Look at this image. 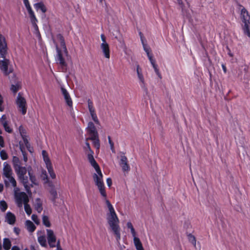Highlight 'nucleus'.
I'll return each mask as SVG.
<instances>
[{
  "label": "nucleus",
  "instance_id": "obj_24",
  "mask_svg": "<svg viewBox=\"0 0 250 250\" xmlns=\"http://www.w3.org/2000/svg\"><path fill=\"white\" fill-rule=\"evenodd\" d=\"M49 191L50 199L53 202L55 203L56 199L58 198V194L56 189L53 186H51Z\"/></svg>",
  "mask_w": 250,
  "mask_h": 250
},
{
  "label": "nucleus",
  "instance_id": "obj_28",
  "mask_svg": "<svg viewBox=\"0 0 250 250\" xmlns=\"http://www.w3.org/2000/svg\"><path fill=\"white\" fill-rule=\"evenodd\" d=\"M34 207L36 210L40 213L42 210V201L39 199L37 198L34 202Z\"/></svg>",
  "mask_w": 250,
  "mask_h": 250
},
{
  "label": "nucleus",
  "instance_id": "obj_7",
  "mask_svg": "<svg viewBox=\"0 0 250 250\" xmlns=\"http://www.w3.org/2000/svg\"><path fill=\"white\" fill-rule=\"evenodd\" d=\"M135 70L137 74V77L140 86L143 89L147 91L146 84L142 67L137 62L135 63Z\"/></svg>",
  "mask_w": 250,
  "mask_h": 250
},
{
  "label": "nucleus",
  "instance_id": "obj_35",
  "mask_svg": "<svg viewBox=\"0 0 250 250\" xmlns=\"http://www.w3.org/2000/svg\"><path fill=\"white\" fill-rule=\"evenodd\" d=\"M13 167L14 169L17 168L18 167H19L21 166V162L18 157L16 156H14L12 159Z\"/></svg>",
  "mask_w": 250,
  "mask_h": 250
},
{
  "label": "nucleus",
  "instance_id": "obj_46",
  "mask_svg": "<svg viewBox=\"0 0 250 250\" xmlns=\"http://www.w3.org/2000/svg\"><path fill=\"white\" fill-rule=\"evenodd\" d=\"M3 103V98L1 95L0 94V111H3L4 110V107L2 105V104Z\"/></svg>",
  "mask_w": 250,
  "mask_h": 250
},
{
  "label": "nucleus",
  "instance_id": "obj_27",
  "mask_svg": "<svg viewBox=\"0 0 250 250\" xmlns=\"http://www.w3.org/2000/svg\"><path fill=\"white\" fill-rule=\"evenodd\" d=\"M132 236L133 237V242L136 250H144L139 238L136 236V235Z\"/></svg>",
  "mask_w": 250,
  "mask_h": 250
},
{
  "label": "nucleus",
  "instance_id": "obj_25",
  "mask_svg": "<svg viewBox=\"0 0 250 250\" xmlns=\"http://www.w3.org/2000/svg\"><path fill=\"white\" fill-rule=\"evenodd\" d=\"M241 15L243 23L250 22V17L245 8L241 9Z\"/></svg>",
  "mask_w": 250,
  "mask_h": 250
},
{
  "label": "nucleus",
  "instance_id": "obj_59",
  "mask_svg": "<svg viewBox=\"0 0 250 250\" xmlns=\"http://www.w3.org/2000/svg\"><path fill=\"white\" fill-rule=\"evenodd\" d=\"M1 250V246H0V250Z\"/></svg>",
  "mask_w": 250,
  "mask_h": 250
},
{
  "label": "nucleus",
  "instance_id": "obj_30",
  "mask_svg": "<svg viewBox=\"0 0 250 250\" xmlns=\"http://www.w3.org/2000/svg\"><path fill=\"white\" fill-rule=\"evenodd\" d=\"M34 7L36 11L41 10L43 13H45L46 11V8L42 2L35 3Z\"/></svg>",
  "mask_w": 250,
  "mask_h": 250
},
{
  "label": "nucleus",
  "instance_id": "obj_19",
  "mask_svg": "<svg viewBox=\"0 0 250 250\" xmlns=\"http://www.w3.org/2000/svg\"><path fill=\"white\" fill-rule=\"evenodd\" d=\"M3 175L6 177L10 175H13V171L10 165L6 162H4L3 164Z\"/></svg>",
  "mask_w": 250,
  "mask_h": 250
},
{
  "label": "nucleus",
  "instance_id": "obj_47",
  "mask_svg": "<svg viewBox=\"0 0 250 250\" xmlns=\"http://www.w3.org/2000/svg\"><path fill=\"white\" fill-rule=\"evenodd\" d=\"M0 146L3 147L4 146V141L3 137L0 135Z\"/></svg>",
  "mask_w": 250,
  "mask_h": 250
},
{
  "label": "nucleus",
  "instance_id": "obj_38",
  "mask_svg": "<svg viewBox=\"0 0 250 250\" xmlns=\"http://www.w3.org/2000/svg\"><path fill=\"white\" fill-rule=\"evenodd\" d=\"M126 226L128 229H130L131 233L132 236H134V235H136V231L133 228V226L132 223L130 222H128L126 223Z\"/></svg>",
  "mask_w": 250,
  "mask_h": 250
},
{
  "label": "nucleus",
  "instance_id": "obj_48",
  "mask_svg": "<svg viewBox=\"0 0 250 250\" xmlns=\"http://www.w3.org/2000/svg\"><path fill=\"white\" fill-rule=\"evenodd\" d=\"M56 247H57L56 250H62V249L60 245V242L59 240L57 242V244H56Z\"/></svg>",
  "mask_w": 250,
  "mask_h": 250
},
{
  "label": "nucleus",
  "instance_id": "obj_49",
  "mask_svg": "<svg viewBox=\"0 0 250 250\" xmlns=\"http://www.w3.org/2000/svg\"><path fill=\"white\" fill-rule=\"evenodd\" d=\"M106 183L109 187H110L112 185V180L110 178H108L106 179Z\"/></svg>",
  "mask_w": 250,
  "mask_h": 250
},
{
  "label": "nucleus",
  "instance_id": "obj_51",
  "mask_svg": "<svg viewBox=\"0 0 250 250\" xmlns=\"http://www.w3.org/2000/svg\"><path fill=\"white\" fill-rule=\"evenodd\" d=\"M23 155V160L25 162H26L27 160V156L24 154V153L22 152Z\"/></svg>",
  "mask_w": 250,
  "mask_h": 250
},
{
  "label": "nucleus",
  "instance_id": "obj_57",
  "mask_svg": "<svg viewBox=\"0 0 250 250\" xmlns=\"http://www.w3.org/2000/svg\"><path fill=\"white\" fill-rule=\"evenodd\" d=\"M222 67H223V70L224 71V72H226V67L224 65H222Z\"/></svg>",
  "mask_w": 250,
  "mask_h": 250
},
{
  "label": "nucleus",
  "instance_id": "obj_50",
  "mask_svg": "<svg viewBox=\"0 0 250 250\" xmlns=\"http://www.w3.org/2000/svg\"><path fill=\"white\" fill-rule=\"evenodd\" d=\"M11 250H20V248L17 246H14L12 248Z\"/></svg>",
  "mask_w": 250,
  "mask_h": 250
},
{
  "label": "nucleus",
  "instance_id": "obj_45",
  "mask_svg": "<svg viewBox=\"0 0 250 250\" xmlns=\"http://www.w3.org/2000/svg\"><path fill=\"white\" fill-rule=\"evenodd\" d=\"M31 218L32 220L37 225L40 224V220L38 218V216L36 215L33 214L32 215Z\"/></svg>",
  "mask_w": 250,
  "mask_h": 250
},
{
  "label": "nucleus",
  "instance_id": "obj_23",
  "mask_svg": "<svg viewBox=\"0 0 250 250\" xmlns=\"http://www.w3.org/2000/svg\"><path fill=\"white\" fill-rule=\"evenodd\" d=\"M87 140H90L92 141L93 146L96 147L97 150H99L100 147V141L98 138V135L96 136H89L87 139H86V141Z\"/></svg>",
  "mask_w": 250,
  "mask_h": 250
},
{
  "label": "nucleus",
  "instance_id": "obj_43",
  "mask_svg": "<svg viewBox=\"0 0 250 250\" xmlns=\"http://www.w3.org/2000/svg\"><path fill=\"white\" fill-rule=\"evenodd\" d=\"M189 241H190V242L195 247L196 246V239H195V237L192 235H190L189 236Z\"/></svg>",
  "mask_w": 250,
  "mask_h": 250
},
{
  "label": "nucleus",
  "instance_id": "obj_11",
  "mask_svg": "<svg viewBox=\"0 0 250 250\" xmlns=\"http://www.w3.org/2000/svg\"><path fill=\"white\" fill-rule=\"evenodd\" d=\"M23 3L29 14L30 21L33 25V26L36 30H37L38 26L37 22L38 20L35 16L34 11L32 9L28 0H23Z\"/></svg>",
  "mask_w": 250,
  "mask_h": 250
},
{
  "label": "nucleus",
  "instance_id": "obj_16",
  "mask_svg": "<svg viewBox=\"0 0 250 250\" xmlns=\"http://www.w3.org/2000/svg\"><path fill=\"white\" fill-rule=\"evenodd\" d=\"M119 165L124 172H128L130 170V167L128 164L127 158L122 154L120 156Z\"/></svg>",
  "mask_w": 250,
  "mask_h": 250
},
{
  "label": "nucleus",
  "instance_id": "obj_3",
  "mask_svg": "<svg viewBox=\"0 0 250 250\" xmlns=\"http://www.w3.org/2000/svg\"><path fill=\"white\" fill-rule=\"evenodd\" d=\"M109 230L116 238L118 244H120L121 238V228L119 226V219L116 213L106 216Z\"/></svg>",
  "mask_w": 250,
  "mask_h": 250
},
{
  "label": "nucleus",
  "instance_id": "obj_33",
  "mask_svg": "<svg viewBox=\"0 0 250 250\" xmlns=\"http://www.w3.org/2000/svg\"><path fill=\"white\" fill-rule=\"evenodd\" d=\"M21 88V83L17 82L15 84H12L11 86V90L16 93Z\"/></svg>",
  "mask_w": 250,
  "mask_h": 250
},
{
  "label": "nucleus",
  "instance_id": "obj_29",
  "mask_svg": "<svg viewBox=\"0 0 250 250\" xmlns=\"http://www.w3.org/2000/svg\"><path fill=\"white\" fill-rule=\"evenodd\" d=\"M2 246L4 250H9L12 246L11 240L7 238H4L3 239Z\"/></svg>",
  "mask_w": 250,
  "mask_h": 250
},
{
  "label": "nucleus",
  "instance_id": "obj_41",
  "mask_svg": "<svg viewBox=\"0 0 250 250\" xmlns=\"http://www.w3.org/2000/svg\"><path fill=\"white\" fill-rule=\"evenodd\" d=\"M0 156L1 159L4 160H6L8 158L7 154L5 151L2 150L0 152Z\"/></svg>",
  "mask_w": 250,
  "mask_h": 250
},
{
  "label": "nucleus",
  "instance_id": "obj_31",
  "mask_svg": "<svg viewBox=\"0 0 250 250\" xmlns=\"http://www.w3.org/2000/svg\"><path fill=\"white\" fill-rule=\"evenodd\" d=\"M25 227L28 231L32 232L35 229L36 227L34 224L30 220H27L25 222Z\"/></svg>",
  "mask_w": 250,
  "mask_h": 250
},
{
  "label": "nucleus",
  "instance_id": "obj_1",
  "mask_svg": "<svg viewBox=\"0 0 250 250\" xmlns=\"http://www.w3.org/2000/svg\"><path fill=\"white\" fill-rule=\"evenodd\" d=\"M86 146L84 147L85 154L87 155L88 160L94 168L96 173L93 175V179L95 184L98 187L99 190L101 195L104 197H106V193L105 190V187L104 186L103 180V174L98 164L95 161L93 157V152L91 150L90 145L88 142L85 143Z\"/></svg>",
  "mask_w": 250,
  "mask_h": 250
},
{
  "label": "nucleus",
  "instance_id": "obj_58",
  "mask_svg": "<svg viewBox=\"0 0 250 250\" xmlns=\"http://www.w3.org/2000/svg\"><path fill=\"white\" fill-rule=\"evenodd\" d=\"M103 0H99L100 2H102Z\"/></svg>",
  "mask_w": 250,
  "mask_h": 250
},
{
  "label": "nucleus",
  "instance_id": "obj_32",
  "mask_svg": "<svg viewBox=\"0 0 250 250\" xmlns=\"http://www.w3.org/2000/svg\"><path fill=\"white\" fill-rule=\"evenodd\" d=\"M38 241L40 245L42 247L46 246V240L45 236L44 235H40V232H38Z\"/></svg>",
  "mask_w": 250,
  "mask_h": 250
},
{
  "label": "nucleus",
  "instance_id": "obj_9",
  "mask_svg": "<svg viewBox=\"0 0 250 250\" xmlns=\"http://www.w3.org/2000/svg\"><path fill=\"white\" fill-rule=\"evenodd\" d=\"M16 104L19 111L22 115L25 114L27 110L26 102L25 98L22 96L20 93L18 94L16 98Z\"/></svg>",
  "mask_w": 250,
  "mask_h": 250
},
{
  "label": "nucleus",
  "instance_id": "obj_53",
  "mask_svg": "<svg viewBox=\"0 0 250 250\" xmlns=\"http://www.w3.org/2000/svg\"><path fill=\"white\" fill-rule=\"evenodd\" d=\"M3 189V186L2 184H0V192H1Z\"/></svg>",
  "mask_w": 250,
  "mask_h": 250
},
{
  "label": "nucleus",
  "instance_id": "obj_55",
  "mask_svg": "<svg viewBox=\"0 0 250 250\" xmlns=\"http://www.w3.org/2000/svg\"><path fill=\"white\" fill-rule=\"evenodd\" d=\"M177 2L180 4V5H182V0H177Z\"/></svg>",
  "mask_w": 250,
  "mask_h": 250
},
{
  "label": "nucleus",
  "instance_id": "obj_10",
  "mask_svg": "<svg viewBox=\"0 0 250 250\" xmlns=\"http://www.w3.org/2000/svg\"><path fill=\"white\" fill-rule=\"evenodd\" d=\"M42 156L50 177L52 179H55L56 178V174L54 172L51 161L47 152L45 150H42Z\"/></svg>",
  "mask_w": 250,
  "mask_h": 250
},
{
  "label": "nucleus",
  "instance_id": "obj_22",
  "mask_svg": "<svg viewBox=\"0 0 250 250\" xmlns=\"http://www.w3.org/2000/svg\"><path fill=\"white\" fill-rule=\"evenodd\" d=\"M5 222L10 225H14L16 221V216L12 212L8 211L5 217Z\"/></svg>",
  "mask_w": 250,
  "mask_h": 250
},
{
  "label": "nucleus",
  "instance_id": "obj_56",
  "mask_svg": "<svg viewBox=\"0 0 250 250\" xmlns=\"http://www.w3.org/2000/svg\"><path fill=\"white\" fill-rule=\"evenodd\" d=\"M24 250H35V249L33 247H31L30 249H26Z\"/></svg>",
  "mask_w": 250,
  "mask_h": 250
},
{
  "label": "nucleus",
  "instance_id": "obj_39",
  "mask_svg": "<svg viewBox=\"0 0 250 250\" xmlns=\"http://www.w3.org/2000/svg\"><path fill=\"white\" fill-rule=\"evenodd\" d=\"M28 174L30 177V179L32 182V185H37V182L35 177L32 175L29 171L28 172Z\"/></svg>",
  "mask_w": 250,
  "mask_h": 250
},
{
  "label": "nucleus",
  "instance_id": "obj_40",
  "mask_svg": "<svg viewBox=\"0 0 250 250\" xmlns=\"http://www.w3.org/2000/svg\"><path fill=\"white\" fill-rule=\"evenodd\" d=\"M118 41L120 42L121 43V47L122 48H123V49L124 50V51L125 52L126 49H127V47H126V46L125 43V42L122 39H118Z\"/></svg>",
  "mask_w": 250,
  "mask_h": 250
},
{
  "label": "nucleus",
  "instance_id": "obj_6",
  "mask_svg": "<svg viewBox=\"0 0 250 250\" xmlns=\"http://www.w3.org/2000/svg\"><path fill=\"white\" fill-rule=\"evenodd\" d=\"M15 172L17 173L19 180L23 184L25 188L28 193H31L29 191V187L27 185L28 178L26 176L27 173L26 168L24 167L20 166L15 169Z\"/></svg>",
  "mask_w": 250,
  "mask_h": 250
},
{
  "label": "nucleus",
  "instance_id": "obj_14",
  "mask_svg": "<svg viewBox=\"0 0 250 250\" xmlns=\"http://www.w3.org/2000/svg\"><path fill=\"white\" fill-rule=\"evenodd\" d=\"M7 51H6V52ZM6 53L4 55L3 57L0 56V58L3 59L2 60L0 61V68L1 70L4 73L5 75H8L10 73L12 72V70L11 68L8 67L9 65V60L5 58V55Z\"/></svg>",
  "mask_w": 250,
  "mask_h": 250
},
{
  "label": "nucleus",
  "instance_id": "obj_44",
  "mask_svg": "<svg viewBox=\"0 0 250 250\" xmlns=\"http://www.w3.org/2000/svg\"><path fill=\"white\" fill-rule=\"evenodd\" d=\"M108 143H109V144L110 145V149H111V151L113 152H115V149H114V143L111 141V138H110V136L108 137Z\"/></svg>",
  "mask_w": 250,
  "mask_h": 250
},
{
  "label": "nucleus",
  "instance_id": "obj_54",
  "mask_svg": "<svg viewBox=\"0 0 250 250\" xmlns=\"http://www.w3.org/2000/svg\"><path fill=\"white\" fill-rule=\"evenodd\" d=\"M228 55L230 56V57H233V54L232 53L230 52V50H229V52H228Z\"/></svg>",
  "mask_w": 250,
  "mask_h": 250
},
{
  "label": "nucleus",
  "instance_id": "obj_26",
  "mask_svg": "<svg viewBox=\"0 0 250 250\" xmlns=\"http://www.w3.org/2000/svg\"><path fill=\"white\" fill-rule=\"evenodd\" d=\"M104 199H105V204H106L107 208L108 209V211L106 213V216H107V215H110V214H113V213H115L116 212L115 211V209H114L113 206L111 204L110 202L108 200L106 199V197L104 198Z\"/></svg>",
  "mask_w": 250,
  "mask_h": 250
},
{
  "label": "nucleus",
  "instance_id": "obj_15",
  "mask_svg": "<svg viewBox=\"0 0 250 250\" xmlns=\"http://www.w3.org/2000/svg\"><path fill=\"white\" fill-rule=\"evenodd\" d=\"M48 243L51 248L56 247V237L53 231L50 229H46Z\"/></svg>",
  "mask_w": 250,
  "mask_h": 250
},
{
  "label": "nucleus",
  "instance_id": "obj_37",
  "mask_svg": "<svg viewBox=\"0 0 250 250\" xmlns=\"http://www.w3.org/2000/svg\"><path fill=\"white\" fill-rule=\"evenodd\" d=\"M42 219L43 225L46 227H50L51 224L48 217L46 215H43Z\"/></svg>",
  "mask_w": 250,
  "mask_h": 250
},
{
  "label": "nucleus",
  "instance_id": "obj_34",
  "mask_svg": "<svg viewBox=\"0 0 250 250\" xmlns=\"http://www.w3.org/2000/svg\"><path fill=\"white\" fill-rule=\"evenodd\" d=\"M243 30L245 34L250 37V22L243 23Z\"/></svg>",
  "mask_w": 250,
  "mask_h": 250
},
{
  "label": "nucleus",
  "instance_id": "obj_5",
  "mask_svg": "<svg viewBox=\"0 0 250 250\" xmlns=\"http://www.w3.org/2000/svg\"><path fill=\"white\" fill-rule=\"evenodd\" d=\"M142 43L143 46V49L144 51L146 52L147 56L148 58V60L154 69V72L157 76L160 78H162V76L161 73L159 71V68L158 67L156 63L155 60L153 59L152 54H151V49L149 46L147 45V44L144 41V40L142 39Z\"/></svg>",
  "mask_w": 250,
  "mask_h": 250
},
{
  "label": "nucleus",
  "instance_id": "obj_2",
  "mask_svg": "<svg viewBox=\"0 0 250 250\" xmlns=\"http://www.w3.org/2000/svg\"><path fill=\"white\" fill-rule=\"evenodd\" d=\"M52 39L57 52L56 61L62 66H66L64 57L67 56L68 51L64 40L62 35L60 34L53 37Z\"/></svg>",
  "mask_w": 250,
  "mask_h": 250
},
{
  "label": "nucleus",
  "instance_id": "obj_21",
  "mask_svg": "<svg viewBox=\"0 0 250 250\" xmlns=\"http://www.w3.org/2000/svg\"><path fill=\"white\" fill-rule=\"evenodd\" d=\"M0 121L5 130L8 133H11L12 132V129L10 127L8 124V122L6 120V116L4 115H2L0 119Z\"/></svg>",
  "mask_w": 250,
  "mask_h": 250
},
{
  "label": "nucleus",
  "instance_id": "obj_18",
  "mask_svg": "<svg viewBox=\"0 0 250 250\" xmlns=\"http://www.w3.org/2000/svg\"><path fill=\"white\" fill-rule=\"evenodd\" d=\"M87 133L89 136H97L98 135L96 128L93 122L90 121L89 122L86 127Z\"/></svg>",
  "mask_w": 250,
  "mask_h": 250
},
{
  "label": "nucleus",
  "instance_id": "obj_36",
  "mask_svg": "<svg viewBox=\"0 0 250 250\" xmlns=\"http://www.w3.org/2000/svg\"><path fill=\"white\" fill-rule=\"evenodd\" d=\"M8 205L6 202L4 200L0 201V209L1 211L4 212L7 209Z\"/></svg>",
  "mask_w": 250,
  "mask_h": 250
},
{
  "label": "nucleus",
  "instance_id": "obj_12",
  "mask_svg": "<svg viewBox=\"0 0 250 250\" xmlns=\"http://www.w3.org/2000/svg\"><path fill=\"white\" fill-rule=\"evenodd\" d=\"M101 39L102 42L100 44V49L104 55V57L106 59L110 58V49L109 45L106 41V37L104 34L101 35Z\"/></svg>",
  "mask_w": 250,
  "mask_h": 250
},
{
  "label": "nucleus",
  "instance_id": "obj_52",
  "mask_svg": "<svg viewBox=\"0 0 250 250\" xmlns=\"http://www.w3.org/2000/svg\"><path fill=\"white\" fill-rule=\"evenodd\" d=\"M23 140H24V142L25 144V145L28 146V141L26 139H24L23 138Z\"/></svg>",
  "mask_w": 250,
  "mask_h": 250
},
{
  "label": "nucleus",
  "instance_id": "obj_42",
  "mask_svg": "<svg viewBox=\"0 0 250 250\" xmlns=\"http://www.w3.org/2000/svg\"><path fill=\"white\" fill-rule=\"evenodd\" d=\"M41 177L45 183H47L48 182L47 175L45 170H43L42 171Z\"/></svg>",
  "mask_w": 250,
  "mask_h": 250
},
{
  "label": "nucleus",
  "instance_id": "obj_13",
  "mask_svg": "<svg viewBox=\"0 0 250 250\" xmlns=\"http://www.w3.org/2000/svg\"><path fill=\"white\" fill-rule=\"evenodd\" d=\"M87 107L88 112L91 117V120L97 125H100V122L98 119L96 114V109L94 106L93 102L90 100L87 101Z\"/></svg>",
  "mask_w": 250,
  "mask_h": 250
},
{
  "label": "nucleus",
  "instance_id": "obj_17",
  "mask_svg": "<svg viewBox=\"0 0 250 250\" xmlns=\"http://www.w3.org/2000/svg\"><path fill=\"white\" fill-rule=\"evenodd\" d=\"M4 180V183L6 186L11 185L14 188V193H15V190L17 192H19V189L16 187L17 182L13 175H10L5 177Z\"/></svg>",
  "mask_w": 250,
  "mask_h": 250
},
{
  "label": "nucleus",
  "instance_id": "obj_8",
  "mask_svg": "<svg viewBox=\"0 0 250 250\" xmlns=\"http://www.w3.org/2000/svg\"><path fill=\"white\" fill-rule=\"evenodd\" d=\"M61 91L65 103L69 108V110L71 115L73 116L74 110L73 108V101L69 92L62 86L61 87Z\"/></svg>",
  "mask_w": 250,
  "mask_h": 250
},
{
  "label": "nucleus",
  "instance_id": "obj_20",
  "mask_svg": "<svg viewBox=\"0 0 250 250\" xmlns=\"http://www.w3.org/2000/svg\"><path fill=\"white\" fill-rule=\"evenodd\" d=\"M6 51V44L5 39L0 34V56L3 57Z\"/></svg>",
  "mask_w": 250,
  "mask_h": 250
},
{
  "label": "nucleus",
  "instance_id": "obj_4",
  "mask_svg": "<svg viewBox=\"0 0 250 250\" xmlns=\"http://www.w3.org/2000/svg\"><path fill=\"white\" fill-rule=\"evenodd\" d=\"M16 202L19 207H21L22 204L24 205V210L28 215L32 213V209L28 204L29 199L27 194L23 192H17L15 190Z\"/></svg>",
  "mask_w": 250,
  "mask_h": 250
}]
</instances>
